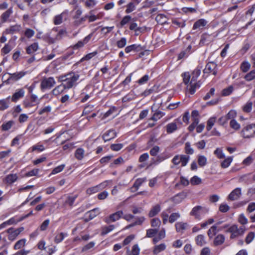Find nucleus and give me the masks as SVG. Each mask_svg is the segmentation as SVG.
Returning <instances> with one entry per match:
<instances>
[{"instance_id":"nucleus-16","label":"nucleus","mask_w":255,"mask_h":255,"mask_svg":"<svg viewBox=\"0 0 255 255\" xmlns=\"http://www.w3.org/2000/svg\"><path fill=\"white\" fill-rule=\"evenodd\" d=\"M175 226L176 232L181 234H183L189 228L188 223L183 222H177Z\"/></svg>"},{"instance_id":"nucleus-56","label":"nucleus","mask_w":255,"mask_h":255,"mask_svg":"<svg viewBox=\"0 0 255 255\" xmlns=\"http://www.w3.org/2000/svg\"><path fill=\"white\" fill-rule=\"evenodd\" d=\"M251 67L250 63L248 61L243 62L241 65V69L243 72H247Z\"/></svg>"},{"instance_id":"nucleus-53","label":"nucleus","mask_w":255,"mask_h":255,"mask_svg":"<svg viewBox=\"0 0 255 255\" xmlns=\"http://www.w3.org/2000/svg\"><path fill=\"white\" fill-rule=\"evenodd\" d=\"M244 78L248 81H250L255 78V70H252L249 73L247 74Z\"/></svg>"},{"instance_id":"nucleus-28","label":"nucleus","mask_w":255,"mask_h":255,"mask_svg":"<svg viewBox=\"0 0 255 255\" xmlns=\"http://www.w3.org/2000/svg\"><path fill=\"white\" fill-rule=\"evenodd\" d=\"M166 248V246L165 244L162 243L154 247L153 249V254L154 255H157L160 252L164 251Z\"/></svg>"},{"instance_id":"nucleus-61","label":"nucleus","mask_w":255,"mask_h":255,"mask_svg":"<svg viewBox=\"0 0 255 255\" xmlns=\"http://www.w3.org/2000/svg\"><path fill=\"white\" fill-rule=\"evenodd\" d=\"M234 88L232 86H230L223 90L222 94L224 96H227L230 95L233 91Z\"/></svg>"},{"instance_id":"nucleus-17","label":"nucleus","mask_w":255,"mask_h":255,"mask_svg":"<svg viewBox=\"0 0 255 255\" xmlns=\"http://www.w3.org/2000/svg\"><path fill=\"white\" fill-rule=\"evenodd\" d=\"M196 81L191 80L190 85L188 86L187 89L190 94L193 95L196 92L197 89L199 88L201 85L200 81L195 82Z\"/></svg>"},{"instance_id":"nucleus-50","label":"nucleus","mask_w":255,"mask_h":255,"mask_svg":"<svg viewBox=\"0 0 255 255\" xmlns=\"http://www.w3.org/2000/svg\"><path fill=\"white\" fill-rule=\"evenodd\" d=\"M207 158L204 155H199L198 158V162L201 167L204 166L207 163Z\"/></svg>"},{"instance_id":"nucleus-33","label":"nucleus","mask_w":255,"mask_h":255,"mask_svg":"<svg viewBox=\"0 0 255 255\" xmlns=\"http://www.w3.org/2000/svg\"><path fill=\"white\" fill-rule=\"evenodd\" d=\"M196 243L198 246H203L206 244L205 236L199 235L195 238Z\"/></svg>"},{"instance_id":"nucleus-25","label":"nucleus","mask_w":255,"mask_h":255,"mask_svg":"<svg viewBox=\"0 0 255 255\" xmlns=\"http://www.w3.org/2000/svg\"><path fill=\"white\" fill-rule=\"evenodd\" d=\"M14 124L15 122L13 120L5 122L1 126V129L3 131H8L14 126Z\"/></svg>"},{"instance_id":"nucleus-5","label":"nucleus","mask_w":255,"mask_h":255,"mask_svg":"<svg viewBox=\"0 0 255 255\" xmlns=\"http://www.w3.org/2000/svg\"><path fill=\"white\" fill-rule=\"evenodd\" d=\"M190 159V157L188 155L181 154V155H175L173 159H172V162L175 165H178L180 163L181 164V166L184 167L185 166L189 160Z\"/></svg>"},{"instance_id":"nucleus-13","label":"nucleus","mask_w":255,"mask_h":255,"mask_svg":"<svg viewBox=\"0 0 255 255\" xmlns=\"http://www.w3.org/2000/svg\"><path fill=\"white\" fill-rule=\"evenodd\" d=\"M217 65L214 62L208 63L205 69H204V73H212L213 75H216L217 73L216 69Z\"/></svg>"},{"instance_id":"nucleus-11","label":"nucleus","mask_w":255,"mask_h":255,"mask_svg":"<svg viewBox=\"0 0 255 255\" xmlns=\"http://www.w3.org/2000/svg\"><path fill=\"white\" fill-rule=\"evenodd\" d=\"M68 17V11L65 10L61 14L56 15L54 18V23L55 25H59L62 23L64 20L67 19Z\"/></svg>"},{"instance_id":"nucleus-39","label":"nucleus","mask_w":255,"mask_h":255,"mask_svg":"<svg viewBox=\"0 0 255 255\" xmlns=\"http://www.w3.org/2000/svg\"><path fill=\"white\" fill-rule=\"evenodd\" d=\"M191 48V46L190 45L188 46L187 49L182 52H181L178 55V59H181L182 58H186L190 54L189 51Z\"/></svg>"},{"instance_id":"nucleus-3","label":"nucleus","mask_w":255,"mask_h":255,"mask_svg":"<svg viewBox=\"0 0 255 255\" xmlns=\"http://www.w3.org/2000/svg\"><path fill=\"white\" fill-rule=\"evenodd\" d=\"M231 233V238H235L240 236H242L246 231V227L244 226L238 228L236 225L230 226L227 231Z\"/></svg>"},{"instance_id":"nucleus-47","label":"nucleus","mask_w":255,"mask_h":255,"mask_svg":"<svg viewBox=\"0 0 255 255\" xmlns=\"http://www.w3.org/2000/svg\"><path fill=\"white\" fill-rule=\"evenodd\" d=\"M100 190L98 185L88 188L86 190V193L89 195L95 194Z\"/></svg>"},{"instance_id":"nucleus-18","label":"nucleus","mask_w":255,"mask_h":255,"mask_svg":"<svg viewBox=\"0 0 255 255\" xmlns=\"http://www.w3.org/2000/svg\"><path fill=\"white\" fill-rule=\"evenodd\" d=\"M117 135V133L113 129H109L106 131L103 135V138L105 142L114 138Z\"/></svg>"},{"instance_id":"nucleus-34","label":"nucleus","mask_w":255,"mask_h":255,"mask_svg":"<svg viewBox=\"0 0 255 255\" xmlns=\"http://www.w3.org/2000/svg\"><path fill=\"white\" fill-rule=\"evenodd\" d=\"M99 213L100 209L99 208H95L87 212L86 215L89 217V220H92Z\"/></svg>"},{"instance_id":"nucleus-32","label":"nucleus","mask_w":255,"mask_h":255,"mask_svg":"<svg viewBox=\"0 0 255 255\" xmlns=\"http://www.w3.org/2000/svg\"><path fill=\"white\" fill-rule=\"evenodd\" d=\"M225 236L222 234L218 235L215 238L214 244L215 246H219L223 244L225 241Z\"/></svg>"},{"instance_id":"nucleus-2","label":"nucleus","mask_w":255,"mask_h":255,"mask_svg":"<svg viewBox=\"0 0 255 255\" xmlns=\"http://www.w3.org/2000/svg\"><path fill=\"white\" fill-rule=\"evenodd\" d=\"M56 84V81L53 77H43L40 83L41 90H50Z\"/></svg>"},{"instance_id":"nucleus-21","label":"nucleus","mask_w":255,"mask_h":255,"mask_svg":"<svg viewBox=\"0 0 255 255\" xmlns=\"http://www.w3.org/2000/svg\"><path fill=\"white\" fill-rule=\"evenodd\" d=\"M146 180V178L137 179L134 183L132 187L130 189V191L131 192L136 191L138 189L139 187L142 185V184L145 182Z\"/></svg>"},{"instance_id":"nucleus-14","label":"nucleus","mask_w":255,"mask_h":255,"mask_svg":"<svg viewBox=\"0 0 255 255\" xmlns=\"http://www.w3.org/2000/svg\"><path fill=\"white\" fill-rule=\"evenodd\" d=\"M21 26L19 24H15L11 25L3 31V34H12L15 33H17L20 31Z\"/></svg>"},{"instance_id":"nucleus-43","label":"nucleus","mask_w":255,"mask_h":255,"mask_svg":"<svg viewBox=\"0 0 255 255\" xmlns=\"http://www.w3.org/2000/svg\"><path fill=\"white\" fill-rule=\"evenodd\" d=\"M216 121V118L215 117H211L207 121L206 128L209 131L211 129Z\"/></svg>"},{"instance_id":"nucleus-60","label":"nucleus","mask_w":255,"mask_h":255,"mask_svg":"<svg viewBox=\"0 0 255 255\" xmlns=\"http://www.w3.org/2000/svg\"><path fill=\"white\" fill-rule=\"evenodd\" d=\"M194 149L191 147L190 143L188 142L185 144V152L187 154H192L194 153Z\"/></svg>"},{"instance_id":"nucleus-10","label":"nucleus","mask_w":255,"mask_h":255,"mask_svg":"<svg viewBox=\"0 0 255 255\" xmlns=\"http://www.w3.org/2000/svg\"><path fill=\"white\" fill-rule=\"evenodd\" d=\"M25 95V90L23 88H19L15 90V92L12 95L11 100L12 102L16 103L19 99L24 97Z\"/></svg>"},{"instance_id":"nucleus-8","label":"nucleus","mask_w":255,"mask_h":255,"mask_svg":"<svg viewBox=\"0 0 255 255\" xmlns=\"http://www.w3.org/2000/svg\"><path fill=\"white\" fill-rule=\"evenodd\" d=\"M171 156V154L167 152H163L160 154L158 155L156 158L153 160V163L155 165H158L164 161V160L169 158Z\"/></svg>"},{"instance_id":"nucleus-46","label":"nucleus","mask_w":255,"mask_h":255,"mask_svg":"<svg viewBox=\"0 0 255 255\" xmlns=\"http://www.w3.org/2000/svg\"><path fill=\"white\" fill-rule=\"evenodd\" d=\"M12 49V47L9 43L4 45L3 47L1 49V52L2 55H5L8 53Z\"/></svg>"},{"instance_id":"nucleus-4","label":"nucleus","mask_w":255,"mask_h":255,"mask_svg":"<svg viewBox=\"0 0 255 255\" xmlns=\"http://www.w3.org/2000/svg\"><path fill=\"white\" fill-rule=\"evenodd\" d=\"M208 209L205 207L197 206L192 209L190 215L200 220L202 216L208 213Z\"/></svg>"},{"instance_id":"nucleus-6","label":"nucleus","mask_w":255,"mask_h":255,"mask_svg":"<svg viewBox=\"0 0 255 255\" xmlns=\"http://www.w3.org/2000/svg\"><path fill=\"white\" fill-rule=\"evenodd\" d=\"M244 138H250L255 136V125H249L245 127L241 131Z\"/></svg>"},{"instance_id":"nucleus-59","label":"nucleus","mask_w":255,"mask_h":255,"mask_svg":"<svg viewBox=\"0 0 255 255\" xmlns=\"http://www.w3.org/2000/svg\"><path fill=\"white\" fill-rule=\"evenodd\" d=\"M230 126L231 128L235 130H238L240 128V125L238 123L237 121L234 119H232L230 122Z\"/></svg>"},{"instance_id":"nucleus-42","label":"nucleus","mask_w":255,"mask_h":255,"mask_svg":"<svg viewBox=\"0 0 255 255\" xmlns=\"http://www.w3.org/2000/svg\"><path fill=\"white\" fill-rule=\"evenodd\" d=\"M77 198V195H75L74 196H67L66 200L65 201L64 205L72 206Z\"/></svg>"},{"instance_id":"nucleus-51","label":"nucleus","mask_w":255,"mask_h":255,"mask_svg":"<svg viewBox=\"0 0 255 255\" xmlns=\"http://www.w3.org/2000/svg\"><path fill=\"white\" fill-rule=\"evenodd\" d=\"M161 224V221L158 218H153L151 220V225L153 228L158 229L159 228Z\"/></svg>"},{"instance_id":"nucleus-44","label":"nucleus","mask_w":255,"mask_h":255,"mask_svg":"<svg viewBox=\"0 0 255 255\" xmlns=\"http://www.w3.org/2000/svg\"><path fill=\"white\" fill-rule=\"evenodd\" d=\"M253 102L251 101H248L247 103L243 106V110L244 112L250 113L252 110Z\"/></svg>"},{"instance_id":"nucleus-45","label":"nucleus","mask_w":255,"mask_h":255,"mask_svg":"<svg viewBox=\"0 0 255 255\" xmlns=\"http://www.w3.org/2000/svg\"><path fill=\"white\" fill-rule=\"evenodd\" d=\"M45 148L44 146V145L42 144H41L40 142L37 143L36 144H35L33 145L31 147V149L32 151L37 150L39 152H42L45 150Z\"/></svg>"},{"instance_id":"nucleus-15","label":"nucleus","mask_w":255,"mask_h":255,"mask_svg":"<svg viewBox=\"0 0 255 255\" xmlns=\"http://www.w3.org/2000/svg\"><path fill=\"white\" fill-rule=\"evenodd\" d=\"M68 89L64 83L61 84L55 87L51 91V94L55 96H58Z\"/></svg>"},{"instance_id":"nucleus-27","label":"nucleus","mask_w":255,"mask_h":255,"mask_svg":"<svg viewBox=\"0 0 255 255\" xmlns=\"http://www.w3.org/2000/svg\"><path fill=\"white\" fill-rule=\"evenodd\" d=\"M38 48L39 46L38 43H33L27 47L26 48V53L28 54H33L38 50Z\"/></svg>"},{"instance_id":"nucleus-20","label":"nucleus","mask_w":255,"mask_h":255,"mask_svg":"<svg viewBox=\"0 0 255 255\" xmlns=\"http://www.w3.org/2000/svg\"><path fill=\"white\" fill-rule=\"evenodd\" d=\"M18 179V176L16 174H9L5 176L3 182L7 184L11 185L14 183Z\"/></svg>"},{"instance_id":"nucleus-41","label":"nucleus","mask_w":255,"mask_h":255,"mask_svg":"<svg viewBox=\"0 0 255 255\" xmlns=\"http://www.w3.org/2000/svg\"><path fill=\"white\" fill-rule=\"evenodd\" d=\"M26 241V240L25 239L18 241L14 246V249L16 250L21 249L25 245Z\"/></svg>"},{"instance_id":"nucleus-48","label":"nucleus","mask_w":255,"mask_h":255,"mask_svg":"<svg viewBox=\"0 0 255 255\" xmlns=\"http://www.w3.org/2000/svg\"><path fill=\"white\" fill-rule=\"evenodd\" d=\"M112 183V180H105L101 183L99 184L98 185L100 190H102L106 188L110 184H111Z\"/></svg>"},{"instance_id":"nucleus-64","label":"nucleus","mask_w":255,"mask_h":255,"mask_svg":"<svg viewBox=\"0 0 255 255\" xmlns=\"http://www.w3.org/2000/svg\"><path fill=\"white\" fill-rule=\"evenodd\" d=\"M127 44V39L125 37H122L120 40L117 41V45L119 48L124 47Z\"/></svg>"},{"instance_id":"nucleus-62","label":"nucleus","mask_w":255,"mask_h":255,"mask_svg":"<svg viewBox=\"0 0 255 255\" xmlns=\"http://www.w3.org/2000/svg\"><path fill=\"white\" fill-rule=\"evenodd\" d=\"M160 151V147L158 146L155 145L150 150V154L152 156H157L158 153Z\"/></svg>"},{"instance_id":"nucleus-37","label":"nucleus","mask_w":255,"mask_h":255,"mask_svg":"<svg viewBox=\"0 0 255 255\" xmlns=\"http://www.w3.org/2000/svg\"><path fill=\"white\" fill-rule=\"evenodd\" d=\"M233 157H228L221 162V166L223 168H226L231 165Z\"/></svg>"},{"instance_id":"nucleus-57","label":"nucleus","mask_w":255,"mask_h":255,"mask_svg":"<svg viewBox=\"0 0 255 255\" xmlns=\"http://www.w3.org/2000/svg\"><path fill=\"white\" fill-rule=\"evenodd\" d=\"M24 34L26 38H30L34 35L35 31L31 28H26L25 29Z\"/></svg>"},{"instance_id":"nucleus-31","label":"nucleus","mask_w":255,"mask_h":255,"mask_svg":"<svg viewBox=\"0 0 255 255\" xmlns=\"http://www.w3.org/2000/svg\"><path fill=\"white\" fill-rule=\"evenodd\" d=\"M202 69V67L201 66L199 65L197 66V67L192 72L191 80L196 81L198 77L201 74Z\"/></svg>"},{"instance_id":"nucleus-12","label":"nucleus","mask_w":255,"mask_h":255,"mask_svg":"<svg viewBox=\"0 0 255 255\" xmlns=\"http://www.w3.org/2000/svg\"><path fill=\"white\" fill-rule=\"evenodd\" d=\"M242 195V190L241 188H236L233 190L229 195L228 199L231 201L237 200L239 199Z\"/></svg>"},{"instance_id":"nucleus-36","label":"nucleus","mask_w":255,"mask_h":255,"mask_svg":"<svg viewBox=\"0 0 255 255\" xmlns=\"http://www.w3.org/2000/svg\"><path fill=\"white\" fill-rule=\"evenodd\" d=\"M11 7H9L6 11H5L1 16V19L2 22H5L12 13Z\"/></svg>"},{"instance_id":"nucleus-58","label":"nucleus","mask_w":255,"mask_h":255,"mask_svg":"<svg viewBox=\"0 0 255 255\" xmlns=\"http://www.w3.org/2000/svg\"><path fill=\"white\" fill-rule=\"evenodd\" d=\"M173 23L178 27H183L185 26V21L181 19H174L173 20Z\"/></svg>"},{"instance_id":"nucleus-49","label":"nucleus","mask_w":255,"mask_h":255,"mask_svg":"<svg viewBox=\"0 0 255 255\" xmlns=\"http://www.w3.org/2000/svg\"><path fill=\"white\" fill-rule=\"evenodd\" d=\"M214 153L219 159H222L225 157V154L221 148H217L214 151Z\"/></svg>"},{"instance_id":"nucleus-38","label":"nucleus","mask_w":255,"mask_h":255,"mask_svg":"<svg viewBox=\"0 0 255 255\" xmlns=\"http://www.w3.org/2000/svg\"><path fill=\"white\" fill-rule=\"evenodd\" d=\"M160 211V207L159 205H156L153 207L149 213V216L152 217L156 215Z\"/></svg>"},{"instance_id":"nucleus-30","label":"nucleus","mask_w":255,"mask_h":255,"mask_svg":"<svg viewBox=\"0 0 255 255\" xmlns=\"http://www.w3.org/2000/svg\"><path fill=\"white\" fill-rule=\"evenodd\" d=\"M66 33V31L65 30L61 29L59 31V32L57 33L55 37H49L48 40L51 43H54L57 40H59L61 38L62 36L65 34Z\"/></svg>"},{"instance_id":"nucleus-52","label":"nucleus","mask_w":255,"mask_h":255,"mask_svg":"<svg viewBox=\"0 0 255 255\" xmlns=\"http://www.w3.org/2000/svg\"><path fill=\"white\" fill-rule=\"evenodd\" d=\"M102 16V15L99 14L97 15L93 14L92 12H90L89 15H88V19L89 20V22H93L97 19H100Z\"/></svg>"},{"instance_id":"nucleus-9","label":"nucleus","mask_w":255,"mask_h":255,"mask_svg":"<svg viewBox=\"0 0 255 255\" xmlns=\"http://www.w3.org/2000/svg\"><path fill=\"white\" fill-rule=\"evenodd\" d=\"M26 73L27 72L24 71L16 72L13 73H8L9 76L8 80L14 82L17 81L23 78Z\"/></svg>"},{"instance_id":"nucleus-23","label":"nucleus","mask_w":255,"mask_h":255,"mask_svg":"<svg viewBox=\"0 0 255 255\" xmlns=\"http://www.w3.org/2000/svg\"><path fill=\"white\" fill-rule=\"evenodd\" d=\"M208 23V21L205 19H200L196 21L193 26V29H202Z\"/></svg>"},{"instance_id":"nucleus-22","label":"nucleus","mask_w":255,"mask_h":255,"mask_svg":"<svg viewBox=\"0 0 255 255\" xmlns=\"http://www.w3.org/2000/svg\"><path fill=\"white\" fill-rule=\"evenodd\" d=\"M91 37L92 34H89L86 36L83 40L79 41L75 44L73 46V48L74 49H78L82 47L85 44L89 42L90 39L91 38Z\"/></svg>"},{"instance_id":"nucleus-29","label":"nucleus","mask_w":255,"mask_h":255,"mask_svg":"<svg viewBox=\"0 0 255 255\" xmlns=\"http://www.w3.org/2000/svg\"><path fill=\"white\" fill-rule=\"evenodd\" d=\"M85 155V150L82 148H77L75 152V157L78 160L83 159Z\"/></svg>"},{"instance_id":"nucleus-40","label":"nucleus","mask_w":255,"mask_h":255,"mask_svg":"<svg viewBox=\"0 0 255 255\" xmlns=\"http://www.w3.org/2000/svg\"><path fill=\"white\" fill-rule=\"evenodd\" d=\"M138 3V2H130L127 5V8L126 10L127 13H129L135 10L136 5Z\"/></svg>"},{"instance_id":"nucleus-7","label":"nucleus","mask_w":255,"mask_h":255,"mask_svg":"<svg viewBox=\"0 0 255 255\" xmlns=\"http://www.w3.org/2000/svg\"><path fill=\"white\" fill-rule=\"evenodd\" d=\"M24 230L23 227H20L16 229L9 228L6 230L8 234V239L9 240L13 241L19 235V234Z\"/></svg>"},{"instance_id":"nucleus-55","label":"nucleus","mask_w":255,"mask_h":255,"mask_svg":"<svg viewBox=\"0 0 255 255\" xmlns=\"http://www.w3.org/2000/svg\"><path fill=\"white\" fill-rule=\"evenodd\" d=\"M65 166V164H61L60 165L57 166L56 167L53 169L49 176H51V175L56 174L61 172L64 169Z\"/></svg>"},{"instance_id":"nucleus-54","label":"nucleus","mask_w":255,"mask_h":255,"mask_svg":"<svg viewBox=\"0 0 255 255\" xmlns=\"http://www.w3.org/2000/svg\"><path fill=\"white\" fill-rule=\"evenodd\" d=\"M180 217V215L178 213H173L170 215L169 217V222L173 223Z\"/></svg>"},{"instance_id":"nucleus-1","label":"nucleus","mask_w":255,"mask_h":255,"mask_svg":"<svg viewBox=\"0 0 255 255\" xmlns=\"http://www.w3.org/2000/svg\"><path fill=\"white\" fill-rule=\"evenodd\" d=\"M79 78L80 75L77 72H72L61 75L59 77V80L61 82H64L68 89H70L77 85Z\"/></svg>"},{"instance_id":"nucleus-63","label":"nucleus","mask_w":255,"mask_h":255,"mask_svg":"<svg viewBox=\"0 0 255 255\" xmlns=\"http://www.w3.org/2000/svg\"><path fill=\"white\" fill-rule=\"evenodd\" d=\"M158 229H149L146 231V237L148 238L153 237L157 232Z\"/></svg>"},{"instance_id":"nucleus-35","label":"nucleus","mask_w":255,"mask_h":255,"mask_svg":"<svg viewBox=\"0 0 255 255\" xmlns=\"http://www.w3.org/2000/svg\"><path fill=\"white\" fill-rule=\"evenodd\" d=\"M218 230L217 225L212 226L208 231L207 234L210 239L213 238L217 234Z\"/></svg>"},{"instance_id":"nucleus-26","label":"nucleus","mask_w":255,"mask_h":255,"mask_svg":"<svg viewBox=\"0 0 255 255\" xmlns=\"http://www.w3.org/2000/svg\"><path fill=\"white\" fill-rule=\"evenodd\" d=\"M141 50V47L140 45L137 44H132L126 47L125 50L127 53H128L130 52H138Z\"/></svg>"},{"instance_id":"nucleus-24","label":"nucleus","mask_w":255,"mask_h":255,"mask_svg":"<svg viewBox=\"0 0 255 255\" xmlns=\"http://www.w3.org/2000/svg\"><path fill=\"white\" fill-rule=\"evenodd\" d=\"M177 121H178L177 120H175L173 122L170 123L166 125V132L168 133H171L178 129Z\"/></svg>"},{"instance_id":"nucleus-19","label":"nucleus","mask_w":255,"mask_h":255,"mask_svg":"<svg viewBox=\"0 0 255 255\" xmlns=\"http://www.w3.org/2000/svg\"><path fill=\"white\" fill-rule=\"evenodd\" d=\"M123 215V212L122 211H118L116 213L111 214L108 219L106 220L107 223H110L111 222H115L121 218Z\"/></svg>"}]
</instances>
